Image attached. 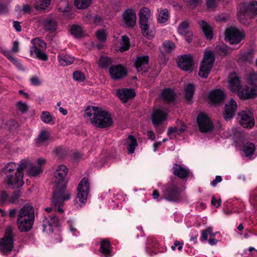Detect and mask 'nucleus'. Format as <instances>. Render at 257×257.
<instances>
[{
  "instance_id": "obj_1",
  "label": "nucleus",
  "mask_w": 257,
  "mask_h": 257,
  "mask_svg": "<svg viewBox=\"0 0 257 257\" xmlns=\"http://www.w3.org/2000/svg\"><path fill=\"white\" fill-rule=\"evenodd\" d=\"M68 173V169L64 165H59L55 172V186L52 197L53 205L58 207L60 212H63L60 206L63 205L64 202L69 200L71 198V193L66 189L67 181L65 177Z\"/></svg>"
},
{
  "instance_id": "obj_2",
  "label": "nucleus",
  "mask_w": 257,
  "mask_h": 257,
  "mask_svg": "<svg viewBox=\"0 0 257 257\" xmlns=\"http://www.w3.org/2000/svg\"><path fill=\"white\" fill-rule=\"evenodd\" d=\"M85 116L89 118L92 124L100 128L109 127L112 123L110 115L97 107L88 106L85 111Z\"/></svg>"
},
{
  "instance_id": "obj_3",
  "label": "nucleus",
  "mask_w": 257,
  "mask_h": 257,
  "mask_svg": "<svg viewBox=\"0 0 257 257\" xmlns=\"http://www.w3.org/2000/svg\"><path fill=\"white\" fill-rule=\"evenodd\" d=\"M35 220V211L29 203L25 204L19 211L17 218L18 229L21 232H27L32 229Z\"/></svg>"
},
{
  "instance_id": "obj_4",
  "label": "nucleus",
  "mask_w": 257,
  "mask_h": 257,
  "mask_svg": "<svg viewBox=\"0 0 257 257\" xmlns=\"http://www.w3.org/2000/svg\"><path fill=\"white\" fill-rule=\"evenodd\" d=\"M228 83L229 88L232 92H236L239 97L241 99L253 98L257 95V87L253 86L251 88L246 86L241 88L239 78L236 73L230 74Z\"/></svg>"
},
{
  "instance_id": "obj_5",
  "label": "nucleus",
  "mask_w": 257,
  "mask_h": 257,
  "mask_svg": "<svg viewBox=\"0 0 257 257\" xmlns=\"http://www.w3.org/2000/svg\"><path fill=\"white\" fill-rule=\"evenodd\" d=\"M139 22L143 35L150 39L154 37V33L149 30V21L151 19V11L147 7H142L139 13Z\"/></svg>"
},
{
  "instance_id": "obj_6",
  "label": "nucleus",
  "mask_w": 257,
  "mask_h": 257,
  "mask_svg": "<svg viewBox=\"0 0 257 257\" xmlns=\"http://www.w3.org/2000/svg\"><path fill=\"white\" fill-rule=\"evenodd\" d=\"M14 248V234L12 227L8 226L3 237L0 238V251L4 255L9 254Z\"/></svg>"
},
{
  "instance_id": "obj_7",
  "label": "nucleus",
  "mask_w": 257,
  "mask_h": 257,
  "mask_svg": "<svg viewBox=\"0 0 257 257\" xmlns=\"http://www.w3.org/2000/svg\"><path fill=\"white\" fill-rule=\"evenodd\" d=\"M214 60L215 56L212 51L209 50L205 52L198 73L201 77L205 78L208 77L213 67Z\"/></svg>"
},
{
  "instance_id": "obj_8",
  "label": "nucleus",
  "mask_w": 257,
  "mask_h": 257,
  "mask_svg": "<svg viewBox=\"0 0 257 257\" xmlns=\"http://www.w3.org/2000/svg\"><path fill=\"white\" fill-rule=\"evenodd\" d=\"M33 46L30 48L31 55L35 54L38 59L46 61L48 59L47 55L42 51L46 49V43L39 38L33 39L31 41Z\"/></svg>"
},
{
  "instance_id": "obj_9",
  "label": "nucleus",
  "mask_w": 257,
  "mask_h": 257,
  "mask_svg": "<svg viewBox=\"0 0 257 257\" xmlns=\"http://www.w3.org/2000/svg\"><path fill=\"white\" fill-rule=\"evenodd\" d=\"M255 15H257V2L243 4L242 10L237 13L238 19L242 23H245L243 22L244 18L250 19Z\"/></svg>"
},
{
  "instance_id": "obj_10",
  "label": "nucleus",
  "mask_w": 257,
  "mask_h": 257,
  "mask_svg": "<svg viewBox=\"0 0 257 257\" xmlns=\"http://www.w3.org/2000/svg\"><path fill=\"white\" fill-rule=\"evenodd\" d=\"M181 190L177 185L170 183L163 191V198L168 201L177 202L180 200Z\"/></svg>"
},
{
  "instance_id": "obj_11",
  "label": "nucleus",
  "mask_w": 257,
  "mask_h": 257,
  "mask_svg": "<svg viewBox=\"0 0 257 257\" xmlns=\"http://www.w3.org/2000/svg\"><path fill=\"white\" fill-rule=\"evenodd\" d=\"M76 201L80 204L86 203L89 191V183L86 178H83L78 184Z\"/></svg>"
},
{
  "instance_id": "obj_12",
  "label": "nucleus",
  "mask_w": 257,
  "mask_h": 257,
  "mask_svg": "<svg viewBox=\"0 0 257 257\" xmlns=\"http://www.w3.org/2000/svg\"><path fill=\"white\" fill-rule=\"evenodd\" d=\"M245 37V33L243 31H239L234 27L226 29L225 31V39L231 44L239 43Z\"/></svg>"
},
{
  "instance_id": "obj_13",
  "label": "nucleus",
  "mask_w": 257,
  "mask_h": 257,
  "mask_svg": "<svg viewBox=\"0 0 257 257\" xmlns=\"http://www.w3.org/2000/svg\"><path fill=\"white\" fill-rule=\"evenodd\" d=\"M168 116V112L162 108H154L151 115V119L155 127L159 126L165 121Z\"/></svg>"
},
{
  "instance_id": "obj_14",
  "label": "nucleus",
  "mask_w": 257,
  "mask_h": 257,
  "mask_svg": "<svg viewBox=\"0 0 257 257\" xmlns=\"http://www.w3.org/2000/svg\"><path fill=\"white\" fill-rule=\"evenodd\" d=\"M197 122L200 131L207 133L213 130V123L208 115L204 113L199 114L197 118Z\"/></svg>"
},
{
  "instance_id": "obj_15",
  "label": "nucleus",
  "mask_w": 257,
  "mask_h": 257,
  "mask_svg": "<svg viewBox=\"0 0 257 257\" xmlns=\"http://www.w3.org/2000/svg\"><path fill=\"white\" fill-rule=\"evenodd\" d=\"M238 118L240 124L244 127L251 128L254 125L253 114L250 111L243 110L238 113Z\"/></svg>"
},
{
  "instance_id": "obj_16",
  "label": "nucleus",
  "mask_w": 257,
  "mask_h": 257,
  "mask_svg": "<svg viewBox=\"0 0 257 257\" xmlns=\"http://www.w3.org/2000/svg\"><path fill=\"white\" fill-rule=\"evenodd\" d=\"M178 67L185 71H193V57L190 55H183L178 57Z\"/></svg>"
},
{
  "instance_id": "obj_17",
  "label": "nucleus",
  "mask_w": 257,
  "mask_h": 257,
  "mask_svg": "<svg viewBox=\"0 0 257 257\" xmlns=\"http://www.w3.org/2000/svg\"><path fill=\"white\" fill-rule=\"evenodd\" d=\"M109 73L112 79L117 80L126 76L127 70L122 65H116L112 66L109 68Z\"/></svg>"
},
{
  "instance_id": "obj_18",
  "label": "nucleus",
  "mask_w": 257,
  "mask_h": 257,
  "mask_svg": "<svg viewBox=\"0 0 257 257\" xmlns=\"http://www.w3.org/2000/svg\"><path fill=\"white\" fill-rule=\"evenodd\" d=\"M6 181L9 185L13 187L21 186L24 184L23 172L18 171L14 173L8 174Z\"/></svg>"
},
{
  "instance_id": "obj_19",
  "label": "nucleus",
  "mask_w": 257,
  "mask_h": 257,
  "mask_svg": "<svg viewBox=\"0 0 257 257\" xmlns=\"http://www.w3.org/2000/svg\"><path fill=\"white\" fill-rule=\"evenodd\" d=\"M58 224V219L56 216L45 217L42 222L43 232L47 233H52L53 227L57 226Z\"/></svg>"
},
{
  "instance_id": "obj_20",
  "label": "nucleus",
  "mask_w": 257,
  "mask_h": 257,
  "mask_svg": "<svg viewBox=\"0 0 257 257\" xmlns=\"http://www.w3.org/2000/svg\"><path fill=\"white\" fill-rule=\"evenodd\" d=\"M189 23L187 21L182 22L178 27L179 33L185 38V40L188 43H190L193 37L192 32L189 29Z\"/></svg>"
},
{
  "instance_id": "obj_21",
  "label": "nucleus",
  "mask_w": 257,
  "mask_h": 257,
  "mask_svg": "<svg viewBox=\"0 0 257 257\" xmlns=\"http://www.w3.org/2000/svg\"><path fill=\"white\" fill-rule=\"evenodd\" d=\"M237 110V104L232 98L226 104L223 112L224 117L225 119L232 118Z\"/></svg>"
},
{
  "instance_id": "obj_22",
  "label": "nucleus",
  "mask_w": 257,
  "mask_h": 257,
  "mask_svg": "<svg viewBox=\"0 0 257 257\" xmlns=\"http://www.w3.org/2000/svg\"><path fill=\"white\" fill-rule=\"evenodd\" d=\"M216 233L212 232V228L211 227H208L206 229L201 231V235L200 237V240L201 241H207L208 237L210 238L208 239V243L211 245H215L217 243V240L214 237Z\"/></svg>"
},
{
  "instance_id": "obj_23",
  "label": "nucleus",
  "mask_w": 257,
  "mask_h": 257,
  "mask_svg": "<svg viewBox=\"0 0 257 257\" xmlns=\"http://www.w3.org/2000/svg\"><path fill=\"white\" fill-rule=\"evenodd\" d=\"M116 95L123 102H126L128 100L135 96L136 93L133 89L123 88L118 90Z\"/></svg>"
},
{
  "instance_id": "obj_24",
  "label": "nucleus",
  "mask_w": 257,
  "mask_h": 257,
  "mask_svg": "<svg viewBox=\"0 0 257 257\" xmlns=\"http://www.w3.org/2000/svg\"><path fill=\"white\" fill-rule=\"evenodd\" d=\"M172 169L173 174L182 179H186L189 176V170L177 164H174Z\"/></svg>"
},
{
  "instance_id": "obj_25",
  "label": "nucleus",
  "mask_w": 257,
  "mask_h": 257,
  "mask_svg": "<svg viewBox=\"0 0 257 257\" xmlns=\"http://www.w3.org/2000/svg\"><path fill=\"white\" fill-rule=\"evenodd\" d=\"M208 98L212 103H219L225 98L224 93L220 89H214L210 91Z\"/></svg>"
},
{
  "instance_id": "obj_26",
  "label": "nucleus",
  "mask_w": 257,
  "mask_h": 257,
  "mask_svg": "<svg viewBox=\"0 0 257 257\" xmlns=\"http://www.w3.org/2000/svg\"><path fill=\"white\" fill-rule=\"evenodd\" d=\"M148 63V56L138 57L135 61V66L138 71L145 72L147 71Z\"/></svg>"
},
{
  "instance_id": "obj_27",
  "label": "nucleus",
  "mask_w": 257,
  "mask_h": 257,
  "mask_svg": "<svg viewBox=\"0 0 257 257\" xmlns=\"http://www.w3.org/2000/svg\"><path fill=\"white\" fill-rule=\"evenodd\" d=\"M123 18L125 24L128 27H133L136 22V15L132 9H128L123 13Z\"/></svg>"
},
{
  "instance_id": "obj_28",
  "label": "nucleus",
  "mask_w": 257,
  "mask_h": 257,
  "mask_svg": "<svg viewBox=\"0 0 257 257\" xmlns=\"http://www.w3.org/2000/svg\"><path fill=\"white\" fill-rule=\"evenodd\" d=\"M42 24L44 28L48 31L54 32L57 29V23L50 16L44 19Z\"/></svg>"
},
{
  "instance_id": "obj_29",
  "label": "nucleus",
  "mask_w": 257,
  "mask_h": 257,
  "mask_svg": "<svg viewBox=\"0 0 257 257\" xmlns=\"http://www.w3.org/2000/svg\"><path fill=\"white\" fill-rule=\"evenodd\" d=\"M198 24L206 38L211 40L213 37L212 28L203 20L199 21Z\"/></svg>"
},
{
  "instance_id": "obj_30",
  "label": "nucleus",
  "mask_w": 257,
  "mask_h": 257,
  "mask_svg": "<svg viewBox=\"0 0 257 257\" xmlns=\"http://www.w3.org/2000/svg\"><path fill=\"white\" fill-rule=\"evenodd\" d=\"M161 97L165 102L170 103L175 100L176 94L171 89L166 88L162 90Z\"/></svg>"
},
{
  "instance_id": "obj_31",
  "label": "nucleus",
  "mask_w": 257,
  "mask_h": 257,
  "mask_svg": "<svg viewBox=\"0 0 257 257\" xmlns=\"http://www.w3.org/2000/svg\"><path fill=\"white\" fill-rule=\"evenodd\" d=\"M58 60L60 65L65 66L73 64L75 58L68 54H60L58 55Z\"/></svg>"
},
{
  "instance_id": "obj_32",
  "label": "nucleus",
  "mask_w": 257,
  "mask_h": 257,
  "mask_svg": "<svg viewBox=\"0 0 257 257\" xmlns=\"http://www.w3.org/2000/svg\"><path fill=\"white\" fill-rule=\"evenodd\" d=\"M111 244L109 240L105 238L100 242V251L102 253L105 257L110 256L111 250L110 249Z\"/></svg>"
},
{
  "instance_id": "obj_33",
  "label": "nucleus",
  "mask_w": 257,
  "mask_h": 257,
  "mask_svg": "<svg viewBox=\"0 0 257 257\" xmlns=\"http://www.w3.org/2000/svg\"><path fill=\"white\" fill-rule=\"evenodd\" d=\"M126 144V148L128 151V153L130 154H133L135 152L136 148L138 146L136 139L133 136L129 135L127 138Z\"/></svg>"
},
{
  "instance_id": "obj_34",
  "label": "nucleus",
  "mask_w": 257,
  "mask_h": 257,
  "mask_svg": "<svg viewBox=\"0 0 257 257\" xmlns=\"http://www.w3.org/2000/svg\"><path fill=\"white\" fill-rule=\"evenodd\" d=\"M49 139V134L45 131H42L36 140V144L38 146L45 144Z\"/></svg>"
},
{
  "instance_id": "obj_35",
  "label": "nucleus",
  "mask_w": 257,
  "mask_h": 257,
  "mask_svg": "<svg viewBox=\"0 0 257 257\" xmlns=\"http://www.w3.org/2000/svg\"><path fill=\"white\" fill-rule=\"evenodd\" d=\"M51 0H37L34 7L38 10H45L50 5Z\"/></svg>"
},
{
  "instance_id": "obj_36",
  "label": "nucleus",
  "mask_w": 257,
  "mask_h": 257,
  "mask_svg": "<svg viewBox=\"0 0 257 257\" xmlns=\"http://www.w3.org/2000/svg\"><path fill=\"white\" fill-rule=\"evenodd\" d=\"M195 90L193 84H188L184 86L185 98L188 100H191L193 97Z\"/></svg>"
},
{
  "instance_id": "obj_37",
  "label": "nucleus",
  "mask_w": 257,
  "mask_h": 257,
  "mask_svg": "<svg viewBox=\"0 0 257 257\" xmlns=\"http://www.w3.org/2000/svg\"><path fill=\"white\" fill-rule=\"evenodd\" d=\"M255 151L254 145L251 143L245 144L242 148V151L246 156H252Z\"/></svg>"
},
{
  "instance_id": "obj_38",
  "label": "nucleus",
  "mask_w": 257,
  "mask_h": 257,
  "mask_svg": "<svg viewBox=\"0 0 257 257\" xmlns=\"http://www.w3.org/2000/svg\"><path fill=\"white\" fill-rule=\"evenodd\" d=\"M169 17V12L167 9L161 10L158 14L157 20L160 23H165L168 20Z\"/></svg>"
},
{
  "instance_id": "obj_39",
  "label": "nucleus",
  "mask_w": 257,
  "mask_h": 257,
  "mask_svg": "<svg viewBox=\"0 0 257 257\" xmlns=\"http://www.w3.org/2000/svg\"><path fill=\"white\" fill-rule=\"evenodd\" d=\"M18 171L23 172L24 170L27 168L29 169V168L32 166V163L28 159H23L20 161V163L18 164Z\"/></svg>"
},
{
  "instance_id": "obj_40",
  "label": "nucleus",
  "mask_w": 257,
  "mask_h": 257,
  "mask_svg": "<svg viewBox=\"0 0 257 257\" xmlns=\"http://www.w3.org/2000/svg\"><path fill=\"white\" fill-rule=\"evenodd\" d=\"M91 0H75V6L78 9L86 8L90 4Z\"/></svg>"
},
{
  "instance_id": "obj_41",
  "label": "nucleus",
  "mask_w": 257,
  "mask_h": 257,
  "mask_svg": "<svg viewBox=\"0 0 257 257\" xmlns=\"http://www.w3.org/2000/svg\"><path fill=\"white\" fill-rule=\"evenodd\" d=\"M247 81L248 83L251 85V87L248 86L250 88L253 86H257L256 85L257 83V73L254 71L250 72L247 76Z\"/></svg>"
},
{
  "instance_id": "obj_42",
  "label": "nucleus",
  "mask_w": 257,
  "mask_h": 257,
  "mask_svg": "<svg viewBox=\"0 0 257 257\" xmlns=\"http://www.w3.org/2000/svg\"><path fill=\"white\" fill-rule=\"evenodd\" d=\"M111 63L110 59L106 56H102L98 61V65L102 68H107Z\"/></svg>"
},
{
  "instance_id": "obj_43",
  "label": "nucleus",
  "mask_w": 257,
  "mask_h": 257,
  "mask_svg": "<svg viewBox=\"0 0 257 257\" xmlns=\"http://www.w3.org/2000/svg\"><path fill=\"white\" fill-rule=\"evenodd\" d=\"M129 38L126 36H122V44L119 48L121 52L127 50L130 48Z\"/></svg>"
},
{
  "instance_id": "obj_44",
  "label": "nucleus",
  "mask_w": 257,
  "mask_h": 257,
  "mask_svg": "<svg viewBox=\"0 0 257 257\" xmlns=\"http://www.w3.org/2000/svg\"><path fill=\"white\" fill-rule=\"evenodd\" d=\"M215 51L220 55L225 56L230 51V49L225 45H217L215 47Z\"/></svg>"
},
{
  "instance_id": "obj_45",
  "label": "nucleus",
  "mask_w": 257,
  "mask_h": 257,
  "mask_svg": "<svg viewBox=\"0 0 257 257\" xmlns=\"http://www.w3.org/2000/svg\"><path fill=\"white\" fill-rule=\"evenodd\" d=\"M58 8L61 12H67L69 11L70 8L69 3L66 0H61L59 2Z\"/></svg>"
},
{
  "instance_id": "obj_46",
  "label": "nucleus",
  "mask_w": 257,
  "mask_h": 257,
  "mask_svg": "<svg viewBox=\"0 0 257 257\" xmlns=\"http://www.w3.org/2000/svg\"><path fill=\"white\" fill-rule=\"evenodd\" d=\"M71 34L76 37H80L82 35V30L81 27L73 25L70 29Z\"/></svg>"
},
{
  "instance_id": "obj_47",
  "label": "nucleus",
  "mask_w": 257,
  "mask_h": 257,
  "mask_svg": "<svg viewBox=\"0 0 257 257\" xmlns=\"http://www.w3.org/2000/svg\"><path fill=\"white\" fill-rule=\"evenodd\" d=\"M42 171L41 166L36 167L32 165L29 169L28 173L30 176L35 177L40 174Z\"/></svg>"
},
{
  "instance_id": "obj_48",
  "label": "nucleus",
  "mask_w": 257,
  "mask_h": 257,
  "mask_svg": "<svg viewBox=\"0 0 257 257\" xmlns=\"http://www.w3.org/2000/svg\"><path fill=\"white\" fill-rule=\"evenodd\" d=\"M18 164L15 163L10 162L8 163L6 166L7 175L8 174H11L12 173H14V172L15 171V170H16L15 172H18Z\"/></svg>"
},
{
  "instance_id": "obj_49",
  "label": "nucleus",
  "mask_w": 257,
  "mask_h": 257,
  "mask_svg": "<svg viewBox=\"0 0 257 257\" xmlns=\"http://www.w3.org/2000/svg\"><path fill=\"white\" fill-rule=\"evenodd\" d=\"M254 51L249 50L247 52L242 54L241 59L244 61L250 62L253 58Z\"/></svg>"
},
{
  "instance_id": "obj_50",
  "label": "nucleus",
  "mask_w": 257,
  "mask_h": 257,
  "mask_svg": "<svg viewBox=\"0 0 257 257\" xmlns=\"http://www.w3.org/2000/svg\"><path fill=\"white\" fill-rule=\"evenodd\" d=\"M7 58L11 61L18 69H22L23 66L19 60L16 57L12 56L11 52L7 55Z\"/></svg>"
},
{
  "instance_id": "obj_51",
  "label": "nucleus",
  "mask_w": 257,
  "mask_h": 257,
  "mask_svg": "<svg viewBox=\"0 0 257 257\" xmlns=\"http://www.w3.org/2000/svg\"><path fill=\"white\" fill-rule=\"evenodd\" d=\"M163 47L166 53H171L175 48L174 43L170 41H166L163 43Z\"/></svg>"
},
{
  "instance_id": "obj_52",
  "label": "nucleus",
  "mask_w": 257,
  "mask_h": 257,
  "mask_svg": "<svg viewBox=\"0 0 257 257\" xmlns=\"http://www.w3.org/2000/svg\"><path fill=\"white\" fill-rule=\"evenodd\" d=\"M42 121L46 123H50L52 120V116L48 111H43L41 116Z\"/></svg>"
},
{
  "instance_id": "obj_53",
  "label": "nucleus",
  "mask_w": 257,
  "mask_h": 257,
  "mask_svg": "<svg viewBox=\"0 0 257 257\" xmlns=\"http://www.w3.org/2000/svg\"><path fill=\"white\" fill-rule=\"evenodd\" d=\"M73 77L75 80L81 82L83 81L85 79L84 74L78 71L73 72Z\"/></svg>"
},
{
  "instance_id": "obj_54",
  "label": "nucleus",
  "mask_w": 257,
  "mask_h": 257,
  "mask_svg": "<svg viewBox=\"0 0 257 257\" xmlns=\"http://www.w3.org/2000/svg\"><path fill=\"white\" fill-rule=\"evenodd\" d=\"M16 106L19 110L23 113L26 112L29 108L27 103L23 102L22 101L18 102L16 104Z\"/></svg>"
},
{
  "instance_id": "obj_55",
  "label": "nucleus",
  "mask_w": 257,
  "mask_h": 257,
  "mask_svg": "<svg viewBox=\"0 0 257 257\" xmlns=\"http://www.w3.org/2000/svg\"><path fill=\"white\" fill-rule=\"evenodd\" d=\"M21 196V193L20 191H15L11 195L9 196V202L11 203H15L17 202L18 198Z\"/></svg>"
},
{
  "instance_id": "obj_56",
  "label": "nucleus",
  "mask_w": 257,
  "mask_h": 257,
  "mask_svg": "<svg viewBox=\"0 0 257 257\" xmlns=\"http://www.w3.org/2000/svg\"><path fill=\"white\" fill-rule=\"evenodd\" d=\"M96 37L98 40L101 42H104L106 38V34L104 30H100L97 32Z\"/></svg>"
},
{
  "instance_id": "obj_57",
  "label": "nucleus",
  "mask_w": 257,
  "mask_h": 257,
  "mask_svg": "<svg viewBox=\"0 0 257 257\" xmlns=\"http://www.w3.org/2000/svg\"><path fill=\"white\" fill-rule=\"evenodd\" d=\"M218 0H207L206 6L210 10H213L217 7Z\"/></svg>"
},
{
  "instance_id": "obj_58",
  "label": "nucleus",
  "mask_w": 257,
  "mask_h": 257,
  "mask_svg": "<svg viewBox=\"0 0 257 257\" xmlns=\"http://www.w3.org/2000/svg\"><path fill=\"white\" fill-rule=\"evenodd\" d=\"M183 244V242L176 240L174 242L173 245L171 246V249L172 250L175 251L176 247H177L178 250L181 251L182 249Z\"/></svg>"
},
{
  "instance_id": "obj_59",
  "label": "nucleus",
  "mask_w": 257,
  "mask_h": 257,
  "mask_svg": "<svg viewBox=\"0 0 257 257\" xmlns=\"http://www.w3.org/2000/svg\"><path fill=\"white\" fill-rule=\"evenodd\" d=\"M0 198L2 202H9V195L5 191H2L0 193Z\"/></svg>"
},
{
  "instance_id": "obj_60",
  "label": "nucleus",
  "mask_w": 257,
  "mask_h": 257,
  "mask_svg": "<svg viewBox=\"0 0 257 257\" xmlns=\"http://www.w3.org/2000/svg\"><path fill=\"white\" fill-rule=\"evenodd\" d=\"M30 82L33 85L38 86L41 84V82L37 76L32 77L30 79Z\"/></svg>"
},
{
  "instance_id": "obj_61",
  "label": "nucleus",
  "mask_w": 257,
  "mask_h": 257,
  "mask_svg": "<svg viewBox=\"0 0 257 257\" xmlns=\"http://www.w3.org/2000/svg\"><path fill=\"white\" fill-rule=\"evenodd\" d=\"M179 132L178 129L176 127H170L168 128L167 135L170 137V139H172V135L173 134L177 133Z\"/></svg>"
},
{
  "instance_id": "obj_62",
  "label": "nucleus",
  "mask_w": 257,
  "mask_h": 257,
  "mask_svg": "<svg viewBox=\"0 0 257 257\" xmlns=\"http://www.w3.org/2000/svg\"><path fill=\"white\" fill-rule=\"evenodd\" d=\"M222 179L221 176H216L215 179L211 182V185L214 187H216L218 183H220L222 181Z\"/></svg>"
},
{
  "instance_id": "obj_63",
  "label": "nucleus",
  "mask_w": 257,
  "mask_h": 257,
  "mask_svg": "<svg viewBox=\"0 0 257 257\" xmlns=\"http://www.w3.org/2000/svg\"><path fill=\"white\" fill-rule=\"evenodd\" d=\"M19 51V43L18 41H16L13 42V46L12 47V51L14 53H17Z\"/></svg>"
},
{
  "instance_id": "obj_64",
  "label": "nucleus",
  "mask_w": 257,
  "mask_h": 257,
  "mask_svg": "<svg viewBox=\"0 0 257 257\" xmlns=\"http://www.w3.org/2000/svg\"><path fill=\"white\" fill-rule=\"evenodd\" d=\"M211 204L216 207H218L221 204V200H217L215 198V197L212 196L211 199Z\"/></svg>"
}]
</instances>
